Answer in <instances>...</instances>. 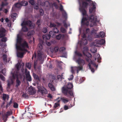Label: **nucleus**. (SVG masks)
<instances>
[{
  "label": "nucleus",
  "mask_w": 122,
  "mask_h": 122,
  "mask_svg": "<svg viewBox=\"0 0 122 122\" xmlns=\"http://www.w3.org/2000/svg\"><path fill=\"white\" fill-rule=\"evenodd\" d=\"M79 10L83 16L81 21L82 25L90 27L97 25V16L95 15L96 3L91 0H78Z\"/></svg>",
  "instance_id": "1"
},
{
  "label": "nucleus",
  "mask_w": 122,
  "mask_h": 122,
  "mask_svg": "<svg viewBox=\"0 0 122 122\" xmlns=\"http://www.w3.org/2000/svg\"><path fill=\"white\" fill-rule=\"evenodd\" d=\"M82 53L84 56H86L85 58V59L86 61L89 62L88 66L89 68L91 70V71L92 72H94V69L91 67V65L96 67H97L98 66L96 65L94 61L91 60V58L92 56L91 54L88 52H86V53H85V51H83Z\"/></svg>",
  "instance_id": "2"
},
{
  "label": "nucleus",
  "mask_w": 122,
  "mask_h": 122,
  "mask_svg": "<svg viewBox=\"0 0 122 122\" xmlns=\"http://www.w3.org/2000/svg\"><path fill=\"white\" fill-rule=\"evenodd\" d=\"M73 87L72 83H68L66 87H63L62 88V92L67 97H68V94L71 96H73V91L71 89Z\"/></svg>",
  "instance_id": "3"
},
{
  "label": "nucleus",
  "mask_w": 122,
  "mask_h": 122,
  "mask_svg": "<svg viewBox=\"0 0 122 122\" xmlns=\"http://www.w3.org/2000/svg\"><path fill=\"white\" fill-rule=\"evenodd\" d=\"M32 24V22L30 20L23 21L21 24V25L22 26V31L24 32H27L28 30V28L25 26L27 25L31 26Z\"/></svg>",
  "instance_id": "4"
},
{
  "label": "nucleus",
  "mask_w": 122,
  "mask_h": 122,
  "mask_svg": "<svg viewBox=\"0 0 122 122\" xmlns=\"http://www.w3.org/2000/svg\"><path fill=\"white\" fill-rule=\"evenodd\" d=\"M12 74L14 75V76L15 77L14 81L15 78L16 79L15 86L16 87H18L20 86L21 83V81L19 79V76H20V74L19 72L18 71H16L12 73Z\"/></svg>",
  "instance_id": "5"
},
{
  "label": "nucleus",
  "mask_w": 122,
  "mask_h": 122,
  "mask_svg": "<svg viewBox=\"0 0 122 122\" xmlns=\"http://www.w3.org/2000/svg\"><path fill=\"white\" fill-rule=\"evenodd\" d=\"M105 43V41L103 39L99 40L98 39L95 40L93 42L92 44L94 46L100 47L102 45H104Z\"/></svg>",
  "instance_id": "6"
},
{
  "label": "nucleus",
  "mask_w": 122,
  "mask_h": 122,
  "mask_svg": "<svg viewBox=\"0 0 122 122\" xmlns=\"http://www.w3.org/2000/svg\"><path fill=\"white\" fill-rule=\"evenodd\" d=\"M37 57L39 61H42L44 58L46 57V55L41 51L39 50L37 51Z\"/></svg>",
  "instance_id": "7"
},
{
  "label": "nucleus",
  "mask_w": 122,
  "mask_h": 122,
  "mask_svg": "<svg viewBox=\"0 0 122 122\" xmlns=\"http://www.w3.org/2000/svg\"><path fill=\"white\" fill-rule=\"evenodd\" d=\"M38 88V92H40L42 95L43 96L47 94L48 92L47 90L44 87L39 86Z\"/></svg>",
  "instance_id": "8"
},
{
  "label": "nucleus",
  "mask_w": 122,
  "mask_h": 122,
  "mask_svg": "<svg viewBox=\"0 0 122 122\" xmlns=\"http://www.w3.org/2000/svg\"><path fill=\"white\" fill-rule=\"evenodd\" d=\"M14 76V75L12 74V76L10 77V79L7 81L8 83L7 88L8 89H10L11 85L13 84L15 78Z\"/></svg>",
  "instance_id": "9"
},
{
  "label": "nucleus",
  "mask_w": 122,
  "mask_h": 122,
  "mask_svg": "<svg viewBox=\"0 0 122 122\" xmlns=\"http://www.w3.org/2000/svg\"><path fill=\"white\" fill-rule=\"evenodd\" d=\"M53 82V80L51 83H49L48 84V86L50 90L52 91H55L56 90V88L52 84Z\"/></svg>",
  "instance_id": "10"
},
{
  "label": "nucleus",
  "mask_w": 122,
  "mask_h": 122,
  "mask_svg": "<svg viewBox=\"0 0 122 122\" xmlns=\"http://www.w3.org/2000/svg\"><path fill=\"white\" fill-rule=\"evenodd\" d=\"M6 31V30L4 28H2L0 29V38L5 36V33Z\"/></svg>",
  "instance_id": "11"
},
{
  "label": "nucleus",
  "mask_w": 122,
  "mask_h": 122,
  "mask_svg": "<svg viewBox=\"0 0 122 122\" xmlns=\"http://www.w3.org/2000/svg\"><path fill=\"white\" fill-rule=\"evenodd\" d=\"M26 69L25 70V73L26 80L28 81H31L32 80V79L31 77L30 74V72L29 71L27 72H26Z\"/></svg>",
  "instance_id": "12"
},
{
  "label": "nucleus",
  "mask_w": 122,
  "mask_h": 122,
  "mask_svg": "<svg viewBox=\"0 0 122 122\" xmlns=\"http://www.w3.org/2000/svg\"><path fill=\"white\" fill-rule=\"evenodd\" d=\"M76 62L80 65H83L85 64L84 61L80 58H79L76 60Z\"/></svg>",
  "instance_id": "13"
},
{
  "label": "nucleus",
  "mask_w": 122,
  "mask_h": 122,
  "mask_svg": "<svg viewBox=\"0 0 122 122\" xmlns=\"http://www.w3.org/2000/svg\"><path fill=\"white\" fill-rule=\"evenodd\" d=\"M50 35L49 33L48 34H46L44 35H43L42 36L43 39L45 41L49 40L50 38Z\"/></svg>",
  "instance_id": "14"
},
{
  "label": "nucleus",
  "mask_w": 122,
  "mask_h": 122,
  "mask_svg": "<svg viewBox=\"0 0 122 122\" xmlns=\"http://www.w3.org/2000/svg\"><path fill=\"white\" fill-rule=\"evenodd\" d=\"M96 57L95 58V60H97V62L99 63L101 62L100 60L101 59V58L100 57V55L98 54H96L95 55Z\"/></svg>",
  "instance_id": "15"
},
{
  "label": "nucleus",
  "mask_w": 122,
  "mask_h": 122,
  "mask_svg": "<svg viewBox=\"0 0 122 122\" xmlns=\"http://www.w3.org/2000/svg\"><path fill=\"white\" fill-rule=\"evenodd\" d=\"M15 7H13L12 8V10L15 11V9L16 8H19L21 6L20 3L18 2L14 5Z\"/></svg>",
  "instance_id": "16"
},
{
  "label": "nucleus",
  "mask_w": 122,
  "mask_h": 122,
  "mask_svg": "<svg viewBox=\"0 0 122 122\" xmlns=\"http://www.w3.org/2000/svg\"><path fill=\"white\" fill-rule=\"evenodd\" d=\"M28 91L30 94L31 95H34L35 93V91L34 89L32 86H30L29 88Z\"/></svg>",
  "instance_id": "17"
},
{
  "label": "nucleus",
  "mask_w": 122,
  "mask_h": 122,
  "mask_svg": "<svg viewBox=\"0 0 122 122\" xmlns=\"http://www.w3.org/2000/svg\"><path fill=\"white\" fill-rule=\"evenodd\" d=\"M45 44L44 42L42 40H41L40 41L39 43L38 44V46L40 49V50L41 51L43 48L42 45Z\"/></svg>",
  "instance_id": "18"
},
{
  "label": "nucleus",
  "mask_w": 122,
  "mask_h": 122,
  "mask_svg": "<svg viewBox=\"0 0 122 122\" xmlns=\"http://www.w3.org/2000/svg\"><path fill=\"white\" fill-rule=\"evenodd\" d=\"M21 46L23 48L25 49V47L28 48L29 47L27 43L25 41H24L21 44Z\"/></svg>",
  "instance_id": "19"
},
{
  "label": "nucleus",
  "mask_w": 122,
  "mask_h": 122,
  "mask_svg": "<svg viewBox=\"0 0 122 122\" xmlns=\"http://www.w3.org/2000/svg\"><path fill=\"white\" fill-rule=\"evenodd\" d=\"M65 37V35L64 34H59L56 36V38L58 40H60L61 38L63 39Z\"/></svg>",
  "instance_id": "20"
},
{
  "label": "nucleus",
  "mask_w": 122,
  "mask_h": 122,
  "mask_svg": "<svg viewBox=\"0 0 122 122\" xmlns=\"http://www.w3.org/2000/svg\"><path fill=\"white\" fill-rule=\"evenodd\" d=\"M105 35V33L103 32H100L99 33V35H97L96 36L97 38H99L101 37L102 38H103Z\"/></svg>",
  "instance_id": "21"
},
{
  "label": "nucleus",
  "mask_w": 122,
  "mask_h": 122,
  "mask_svg": "<svg viewBox=\"0 0 122 122\" xmlns=\"http://www.w3.org/2000/svg\"><path fill=\"white\" fill-rule=\"evenodd\" d=\"M33 76L34 79L37 81L38 82L39 81H40V79L38 75L34 73L33 74Z\"/></svg>",
  "instance_id": "22"
},
{
  "label": "nucleus",
  "mask_w": 122,
  "mask_h": 122,
  "mask_svg": "<svg viewBox=\"0 0 122 122\" xmlns=\"http://www.w3.org/2000/svg\"><path fill=\"white\" fill-rule=\"evenodd\" d=\"M21 64L19 63H18L16 66V68L17 69V71H15L14 72H15L18 71L19 72V70L20 68L21 67Z\"/></svg>",
  "instance_id": "23"
},
{
  "label": "nucleus",
  "mask_w": 122,
  "mask_h": 122,
  "mask_svg": "<svg viewBox=\"0 0 122 122\" xmlns=\"http://www.w3.org/2000/svg\"><path fill=\"white\" fill-rule=\"evenodd\" d=\"M21 6H25L27 5L28 4V3L25 0H23L20 3Z\"/></svg>",
  "instance_id": "24"
},
{
  "label": "nucleus",
  "mask_w": 122,
  "mask_h": 122,
  "mask_svg": "<svg viewBox=\"0 0 122 122\" xmlns=\"http://www.w3.org/2000/svg\"><path fill=\"white\" fill-rule=\"evenodd\" d=\"M9 96L5 94H3V99L4 101H5L6 99L8 100L9 99Z\"/></svg>",
  "instance_id": "25"
},
{
  "label": "nucleus",
  "mask_w": 122,
  "mask_h": 122,
  "mask_svg": "<svg viewBox=\"0 0 122 122\" xmlns=\"http://www.w3.org/2000/svg\"><path fill=\"white\" fill-rule=\"evenodd\" d=\"M22 38L19 36V35H17V42L18 43H20L21 42Z\"/></svg>",
  "instance_id": "26"
},
{
  "label": "nucleus",
  "mask_w": 122,
  "mask_h": 122,
  "mask_svg": "<svg viewBox=\"0 0 122 122\" xmlns=\"http://www.w3.org/2000/svg\"><path fill=\"white\" fill-rule=\"evenodd\" d=\"M16 48L22 51H27V50L24 48H21L20 46L16 45Z\"/></svg>",
  "instance_id": "27"
},
{
  "label": "nucleus",
  "mask_w": 122,
  "mask_h": 122,
  "mask_svg": "<svg viewBox=\"0 0 122 122\" xmlns=\"http://www.w3.org/2000/svg\"><path fill=\"white\" fill-rule=\"evenodd\" d=\"M61 100L64 103H66L69 101L68 99H67L66 98L64 97H61Z\"/></svg>",
  "instance_id": "28"
},
{
  "label": "nucleus",
  "mask_w": 122,
  "mask_h": 122,
  "mask_svg": "<svg viewBox=\"0 0 122 122\" xmlns=\"http://www.w3.org/2000/svg\"><path fill=\"white\" fill-rule=\"evenodd\" d=\"M82 44L84 45H85L87 44V40L86 39H82L81 42Z\"/></svg>",
  "instance_id": "29"
},
{
  "label": "nucleus",
  "mask_w": 122,
  "mask_h": 122,
  "mask_svg": "<svg viewBox=\"0 0 122 122\" xmlns=\"http://www.w3.org/2000/svg\"><path fill=\"white\" fill-rule=\"evenodd\" d=\"M33 32V31H29L28 32L27 34V36L29 37V38H30V37L32 35Z\"/></svg>",
  "instance_id": "30"
},
{
  "label": "nucleus",
  "mask_w": 122,
  "mask_h": 122,
  "mask_svg": "<svg viewBox=\"0 0 122 122\" xmlns=\"http://www.w3.org/2000/svg\"><path fill=\"white\" fill-rule=\"evenodd\" d=\"M11 18L15 19L17 17V14L15 13H12L11 15Z\"/></svg>",
  "instance_id": "31"
},
{
  "label": "nucleus",
  "mask_w": 122,
  "mask_h": 122,
  "mask_svg": "<svg viewBox=\"0 0 122 122\" xmlns=\"http://www.w3.org/2000/svg\"><path fill=\"white\" fill-rule=\"evenodd\" d=\"M49 34L50 35V36L52 38H54L55 37V33L53 32L52 31H50L49 32Z\"/></svg>",
  "instance_id": "32"
},
{
  "label": "nucleus",
  "mask_w": 122,
  "mask_h": 122,
  "mask_svg": "<svg viewBox=\"0 0 122 122\" xmlns=\"http://www.w3.org/2000/svg\"><path fill=\"white\" fill-rule=\"evenodd\" d=\"M24 54V52H19L17 54V56L18 57L21 58L23 57Z\"/></svg>",
  "instance_id": "33"
},
{
  "label": "nucleus",
  "mask_w": 122,
  "mask_h": 122,
  "mask_svg": "<svg viewBox=\"0 0 122 122\" xmlns=\"http://www.w3.org/2000/svg\"><path fill=\"white\" fill-rule=\"evenodd\" d=\"M53 32L54 33H57L58 32H59V30L57 28H56L55 27H54V28H53Z\"/></svg>",
  "instance_id": "34"
},
{
  "label": "nucleus",
  "mask_w": 122,
  "mask_h": 122,
  "mask_svg": "<svg viewBox=\"0 0 122 122\" xmlns=\"http://www.w3.org/2000/svg\"><path fill=\"white\" fill-rule=\"evenodd\" d=\"M29 3L32 5H33L35 3V1L34 0H29L28 1Z\"/></svg>",
  "instance_id": "35"
},
{
  "label": "nucleus",
  "mask_w": 122,
  "mask_h": 122,
  "mask_svg": "<svg viewBox=\"0 0 122 122\" xmlns=\"http://www.w3.org/2000/svg\"><path fill=\"white\" fill-rule=\"evenodd\" d=\"M3 60L4 61H7V55L6 54H4L2 56Z\"/></svg>",
  "instance_id": "36"
},
{
  "label": "nucleus",
  "mask_w": 122,
  "mask_h": 122,
  "mask_svg": "<svg viewBox=\"0 0 122 122\" xmlns=\"http://www.w3.org/2000/svg\"><path fill=\"white\" fill-rule=\"evenodd\" d=\"M62 15L63 17L65 18L66 19L67 18V14L65 12H64L62 13Z\"/></svg>",
  "instance_id": "37"
},
{
  "label": "nucleus",
  "mask_w": 122,
  "mask_h": 122,
  "mask_svg": "<svg viewBox=\"0 0 122 122\" xmlns=\"http://www.w3.org/2000/svg\"><path fill=\"white\" fill-rule=\"evenodd\" d=\"M91 51L93 53H95L97 52V50L96 48H92L91 50Z\"/></svg>",
  "instance_id": "38"
},
{
  "label": "nucleus",
  "mask_w": 122,
  "mask_h": 122,
  "mask_svg": "<svg viewBox=\"0 0 122 122\" xmlns=\"http://www.w3.org/2000/svg\"><path fill=\"white\" fill-rule=\"evenodd\" d=\"M0 78L3 81H5V77L1 74H0Z\"/></svg>",
  "instance_id": "39"
},
{
  "label": "nucleus",
  "mask_w": 122,
  "mask_h": 122,
  "mask_svg": "<svg viewBox=\"0 0 122 122\" xmlns=\"http://www.w3.org/2000/svg\"><path fill=\"white\" fill-rule=\"evenodd\" d=\"M75 54L76 55H77L78 56L81 57L82 56V55L81 53L77 51H76L75 52Z\"/></svg>",
  "instance_id": "40"
},
{
  "label": "nucleus",
  "mask_w": 122,
  "mask_h": 122,
  "mask_svg": "<svg viewBox=\"0 0 122 122\" xmlns=\"http://www.w3.org/2000/svg\"><path fill=\"white\" fill-rule=\"evenodd\" d=\"M2 39L1 40V41L2 42H5L7 41V38L6 37H2Z\"/></svg>",
  "instance_id": "41"
},
{
  "label": "nucleus",
  "mask_w": 122,
  "mask_h": 122,
  "mask_svg": "<svg viewBox=\"0 0 122 122\" xmlns=\"http://www.w3.org/2000/svg\"><path fill=\"white\" fill-rule=\"evenodd\" d=\"M60 106V104H59L56 103L54 104V107L55 109Z\"/></svg>",
  "instance_id": "42"
},
{
  "label": "nucleus",
  "mask_w": 122,
  "mask_h": 122,
  "mask_svg": "<svg viewBox=\"0 0 122 122\" xmlns=\"http://www.w3.org/2000/svg\"><path fill=\"white\" fill-rule=\"evenodd\" d=\"M75 67L76 68L77 70H78L79 71H80L83 68L82 66H76Z\"/></svg>",
  "instance_id": "43"
},
{
  "label": "nucleus",
  "mask_w": 122,
  "mask_h": 122,
  "mask_svg": "<svg viewBox=\"0 0 122 122\" xmlns=\"http://www.w3.org/2000/svg\"><path fill=\"white\" fill-rule=\"evenodd\" d=\"M61 31L63 33H65L66 32V29L63 27H61Z\"/></svg>",
  "instance_id": "44"
},
{
  "label": "nucleus",
  "mask_w": 122,
  "mask_h": 122,
  "mask_svg": "<svg viewBox=\"0 0 122 122\" xmlns=\"http://www.w3.org/2000/svg\"><path fill=\"white\" fill-rule=\"evenodd\" d=\"M26 67L29 69H30L31 67V66L30 64V63H26Z\"/></svg>",
  "instance_id": "45"
},
{
  "label": "nucleus",
  "mask_w": 122,
  "mask_h": 122,
  "mask_svg": "<svg viewBox=\"0 0 122 122\" xmlns=\"http://www.w3.org/2000/svg\"><path fill=\"white\" fill-rule=\"evenodd\" d=\"M66 49L64 47H62L60 48L59 49V51L60 52H63Z\"/></svg>",
  "instance_id": "46"
},
{
  "label": "nucleus",
  "mask_w": 122,
  "mask_h": 122,
  "mask_svg": "<svg viewBox=\"0 0 122 122\" xmlns=\"http://www.w3.org/2000/svg\"><path fill=\"white\" fill-rule=\"evenodd\" d=\"M40 14L41 15H43L44 14V12L43 10L41 9L40 10Z\"/></svg>",
  "instance_id": "47"
},
{
  "label": "nucleus",
  "mask_w": 122,
  "mask_h": 122,
  "mask_svg": "<svg viewBox=\"0 0 122 122\" xmlns=\"http://www.w3.org/2000/svg\"><path fill=\"white\" fill-rule=\"evenodd\" d=\"M56 25H55V24L51 23L50 24V27H53V28H54V27H56Z\"/></svg>",
  "instance_id": "48"
},
{
  "label": "nucleus",
  "mask_w": 122,
  "mask_h": 122,
  "mask_svg": "<svg viewBox=\"0 0 122 122\" xmlns=\"http://www.w3.org/2000/svg\"><path fill=\"white\" fill-rule=\"evenodd\" d=\"M47 31V30L46 28H44L43 29L42 32L44 33H46Z\"/></svg>",
  "instance_id": "49"
},
{
  "label": "nucleus",
  "mask_w": 122,
  "mask_h": 122,
  "mask_svg": "<svg viewBox=\"0 0 122 122\" xmlns=\"http://www.w3.org/2000/svg\"><path fill=\"white\" fill-rule=\"evenodd\" d=\"M13 107L15 108H17L18 107V105L17 103L15 102L14 103Z\"/></svg>",
  "instance_id": "50"
},
{
  "label": "nucleus",
  "mask_w": 122,
  "mask_h": 122,
  "mask_svg": "<svg viewBox=\"0 0 122 122\" xmlns=\"http://www.w3.org/2000/svg\"><path fill=\"white\" fill-rule=\"evenodd\" d=\"M40 22L41 20L40 19H39L37 20L36 24L37 25H38V26H39L41 24Z\"/></svg>",
  "instance_id": "51"
},
{
  "label": "nucleus",
  "mask_w": 122,
  "mask_h": 122,
  "mask_svg": "<svg viewBox=\"0 0 122 122\" xmlns=\"http://www.w3.org/2000/svg\"><path fill=\"white\" fill-rule=\"evenodd\" d=\"M23 97L25 98H26L28 97L26 93H24L22 95Z\"/></svg>",
  "instance_id": "52"
},
{
  "label": "nucleus",
  "mask_w": 122,
  "mask_h": 122,
  "mask_svg": "<svg viewBox=\"0 0 122 122\" xmlns=\"http://www.w3.org/2000/svg\"><path fill=\"white\" fill-rule=\"evenodd\" d=\"M91 33L92 34H96V31L95 30L93 29L92 30Z\"/></svg>",
  "instance_id": "53"
},
{
  "label": "nucleus",
  "mask_w": 122,
  "mask_h": 122,
  "mask_svg": "<svg viewBox=\"0 0 122 122\" xmlns=\"http://www.w3.org/2000/svg\"><path fill=\"white\" fill-rule=\"evenodd\" d=\"M62 75L61 76L60 75H58L57 76V78L58 80H59L60 79H61L62 78Z\"/></svg>",
  "instance_id": "54"
},
{
  "label": "nucleus",
  "mask_w": 122,
  "mask_h": 122,
  "mask_svg": "<svg viewBox=\"0 0 122 122\" xmlns=\"http://www.w3.org/2000/svg\"><path fill=\"white\" fill-rule=\"evenodd\" d=\"M54 50L55 52L58 51L59 50V48L58 47H56L54 48Z\"/></svg>",
  "instance_id": "55"
},
{
  "label": "nucleus",
  "mask_w": 122,
  "mask_h": 122,
  "mask_svg": "<svg viewBox=\"0 0 122 122\" xmlns=\"http://www.w3.org/2000/svg\"><path fill=\"white\" fill-rule=\"evenodd\" d=\"M73 77V75H71L70 76V78H68L69 80H72Z\"/></svg>",
  "instance_id": "56"
},
{
  "label": "nucleus",
  "mask_w": 122,
  "mask_h": 122,
  "mask_svg": "<svg viewBox=\"0 0 122 122\" xmlns=\"http://www.w3.org/2000/svg\"><path fill=\"white\" fill-rule=\"evenodd\" d=\"M60 10L61 11H63V6L61 4L60 5Z\"/></svg>",
  "instance_id": "57"
},
{
  "label": "nucleus",
  "mask_w": 122,
  "mask_h": 122,
  "mask_svg": "<svg viewBox=\"0 0 122 122\" xmlns=\"http://www.w3.org/2000/svg\"><path fill=\"white\" fill-rule=\"evenodd\" d=\"M68 109H69V108H68V106L66 105L64 106V110H66Z\"/></svg>",
  "instance_id": "58"
},
{
  "label": "nucleus",
  "mask_w": 122,
  "mask_h": 122,
  "mask_svg": "<svg viewBox=\"0 0 122 122\" xmlns=\"http://www.w3.org/2000/svg\"><path fill=\"white\" fill-rule=\"evenodd\" d=\"M47 97L51 98H52V95L50 93H49L48 94V96H47Z\"/></svg>",
  "instance_id": "59"
},
{
  "label": "nucleus",
  "mask_w": 122,
  "mask_h": 122,
  "mask_svg": "<svg viewBox=\"0 0 122 122\" xmlns=\"http://www.w3.org/2000/svg\"><path fill=\"white\" fill-rule=\"evenodd\" d=\"M34 57L35 58H36V55L35 53H34V54L33 56L31 58L32 60L33 59Z\"/></svg>",
  "instance_id": "60"
},
{
  "label": "nucleus",
  "mask_w": 122,
  "mask_h": 122,
  "mask_svg": "<svg viewBox=\"0 0 122 122\" xmlns=\"http://www.w3.org/2000/svg\"><path fill=\"white\" fill-rule=\"evenodd\" d=\"M83 39H85L86 38V35L85 34H84L82 36Z\"/></svg>",
  "instance_id": "61"
},
{
  "label": "nucleus",
  "mask_w": 122,
  "mask_h": 122,
  "mask_svg": "<svg viewBox=\"0 0 122 122\" xmlns=\"http://www.w3.org/2000/svg\"><path fill=\"white\" fill-rule=\"evenodd\" d=\"M12 100H13L12 98L10 100V101L8 103V104H9L10 105L12 103Z\"/></svg>",
  "instance_id": "62"
},
{
  "label": "nucleus",
  "mask_w": 122,
  "mask_h": 122,
  "mask_svg": "<svg viewBox=\"0 0 122 122\" xmlns=\"http://www.w3.org/2000/svg\"><path fill=\"white\" fill-rule=\"evenodd\" d=\"M64 25L66 28H67L68 26L66 23H65L64 24Z\"/></svg>",
  "instance_id": "63"
},
{
  "label": "nucleus",
  "mask_w": 122,
  "mask_h": 122,
  "mask_svg": "<svg viewBox=\"0 0 122 122\" xmlns=\"http://www.w3.org/2000/svg\"><path fill=\"white\" fill-rule=\"evenodd\" d=\"M71 72H72V73L73 74L74 73V71L73 69V68L72 67H71Z\"/></svg>",
  "instance_id": "64"
}]
</instances>
